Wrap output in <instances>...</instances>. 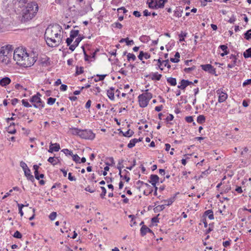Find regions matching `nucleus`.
<instances>
[{"instance_id":"41","label":"nucleus","mask_w":251,"mask_h":251,"mask_svg":"<svg viewBox=\"0 0 251 251\" xmlns=\"http://www.w3.org/2000/svg\"><path fill=\"white\" fill-rule=\"evenodd\" d=\"M133 133L132 130L129 129L124 134V135L126 137H130L133 135Z\"/></svg>"},{"instance_id":"5","label":"nucleus","mask_w":251,"mask_h":251,"mask_svg":"<svg viewBox=\"0 0 251 251\" xmlns=\"http://www.w3.org/2000/svg\"><path fill=\"white\" fill-rule=\"evenodd\" d=\"M148 90H146V92L143 93L140 95L138 98L139 105L141 107H146L150 101V100L152 98V95L151 93L148 92Z\"/></svg>"},{"instance_id":"11","label":"nucleus","mask_w":251,"mask_h":251,"mask_svg":"<svg viewBox=\"0 0 251 251\" xmlns=\"http://www.w3.org/2000/svg\"><path fill=\"white\" fill-rule=\"evenodd\" d=\"M193 84V82L188 80L182 79L180 82V85H178L177 87L182 90H184L187 86Z\"/></svg>"},{"instance_id":"51","label":"nucleus","mask_w":251,"mask_h":251,"mask_svg":"<svg viewBox=\"0 0 251 251\" xmlns=\"http://www.w3.org/2000/svg\"><path fill=\"white\" fill-rule=\"evenodd\" d=\"M162 63L164 66L167 67L168 69L171 68V65L169 64V60H166L162 61Z\"/></svg>"},{"instance_id":"60","label":"nucleus","mask_w":251,"mask_h":251,"mask_svg":"<svg viewBox=\"0 0 251 251\" xmlns=\"http://www.w3.org/2000/svg\"><path fill=\"white\" fill-rule=\"evenodd\" d=\"M106 76V75H97V76H98L99 77L98 80L99 81L103 80Z\"/></svg>"},{"instance_id":"12","label":"nucleus","mask_w":251,"mask_h":251,"mask_svg":"<svg viewBox=\"0 0 251 251\" xmlns=\"http://www.w3.org/2000/svg\"><path fill=\"white\" fill-rule=\"evenodd\" d=\"M148 76L150 77L152 80H159L162 77V75L158 74L157 72L152 73L147 76V77Z\"/></svg>"},{"instance_id":"53","label":"nucleus","mask_w":251,"mask_h":251,"mask_svg":"<svg viewBox=\"0 0 251 251\" xmlns=\"http://www.w3.org/2000/svg\"><path fill=\"white\" fill-rule=\"evenodd\" d=\"M185 121L188 123H191L193 121V118L192 116H187L185 117Z\"/></svg>"},{"instance_id":"34","label":"nucleus","mask_w":251,"mask_h":251,"mask_svg":"<svg viewBox=\"0 0 251 251\" xmlns=\"http://www.w3.org/2000/svg\"><path fill=\"white\" fill-rule=\"evenodd\" d=\"M136 58V56L134 54L130 53H128L127 54V59L128 61H130V60H132L133 61H135Z\"/></svg>"},{"instance_id":"58","label":"nucleus","mask_w":251,"mask_h":251,"mask_svg":"<svg viewBox=\"0 0 251 251\" xmlns=\"http://www.w3.org/2000/svg\"><path fill=\"white\" fill-rule=\"evenodd\" d=\"M117 12L120 13V10H123L124 13H126L127 12V10L124 7H121L117 9Z\"/></svg>"},{"instance_id":"18","label":"nucleus","mask_w":251,"mask_h":251,"mask_svg":"<svg viewBox=\"0 0 251 251\" xmlns=\"http://www.w3.org/2000/svg\"><path fill=\"white\" fill-rule=\"evenodd\" d=\"M142 140V138H140L139 139L134 138V139L131 140L130 141L129 143L127 145L128 148H133L135 145L136 143L141 141Z\"/></svg>"},{"instance_id":"46","label":"nucleus","mask_w":251,"mask_h":251,"mask_svg":"<svg viewBox=\"0 0 251 251\" xmlns=\"http://www.w3.org/2000/svg\"><path fill=\"white\" fill-rule=\"evenodd\" d=\"M20 166L22 168V169H23L24 171L29 169L28 168L26 164L23 161H21L20 162Z\"/></svg>"},{"instance_id":"48","label":"nucleus","mask_w":251,"mask_h":251,"mask_svg":"<svg viewBox=\"0 0 251 251\" xmlns=\"http://www.w3.org/2000/svg\"><path fill=\"white\" fill-rule=\"evenodd\" d=\"M13 236L15 237V238H18V239H21L22 237V234L18 231H16L14 235H13Z\"/></svg>"},{"instance_id":"27","label":"nucleus","mask_w":251,"mask_h":251,"mask_svg":"<svg viewBox=\"0 0 251 251\" xmlns=\"http://www.w3.org/2000/svg\"><path fill=\"white\" fill-rule=\"evenodd\" d=\"M167 81L172 86H175L176 84V81L175 78L169 77L167 78Z\"/></svg>"},{"instance_id":"35","label":"nucleus","mask_w":251,"mask_h":251,"mask_svg":"<svg viewBox=\"0 0 251 251\" xmlns=\"http://www.w3.org/2000/svg\"><path fill=\"white\" fill-rule=\"evenodd\" d=\"M244 57L246 58L251 57V48L247 50L243 53Z\"/></svg>"},{"instance_id":"2","label":"nucleus","mask_w":251,"mask_h":251,"mask_svg":"<svg viewBox=\"0 0 251 251\" xmlns=\"http://www.w3.org/2000/svg\"><path fill=\"white\" fill-rule=\"evenodd\" d=\"M32 53H27L25 49H17L13 53V59L17 63L24 67H30L36 61Z\"/></svg>"},{"instance_id":"26","label":"nucleus","mask_w":251,"mask_h":251,"mask_svg":"<svg viewBox=\"0 0 251 251\" xmlns=\"http://www.w3.org/2000/svg\"><path fill=\"white\" fill-rule=\"evenodd\" d=\"M79 30H72L70 32V36L71 38H73L75 39L77 36L79 35Z\"/></svg>"},{"instance_id":"40","label":"nucleus","mask_w":251,"mask_h":251,"mask_svg":"<svg viewBox=\"0 0 251 251\" xmlns=\"http://www.w3.org/2000/svg\"><path fill=\"white\" fill-rule=\"evenodd\" d=\"M56 100L55 98H49L48 99L47 103L49 105H52L54 103L55 101Z\"/></svg>"},{"instance_id":"44","label":"nucleus","mask_w":251,"mask_h":251,"mask_svg":"<svg viewBox=\"0 0 251 251\" xmlns=\"http://www.w3.org/2000/svg\"><path fill=\"white\" fill-rule=\"evenodd\" d=\"M83 72V68L82 67H77L76 68V74L79 75L80 74H82Z\"/></svg>"},{"instance_id":"55","label":"nucleus","mask_w":251,"mask_h":251,"mask_svg":"<svg viewBox=\"0 0 251 251\" xmlns=\"http://www.w3.org/2000/svg\"><path fill=\"white\" fill-rule=\"evenodd\" d=\"M85 190L90 193H94L95 192V189H92L89 186L86 187L85 188Z\"/></svg>"},{"instance_id":"63","label":"nucleus","mask_w":251,"mask_h":251,"mask_svg":"<svg viewBox=\"0 0 251 251\" xmlns=\"http://www.w3.org/2000/svg\"><path fill=\"white\" fill-rule=\"evenodd\" d=\"M67 89V86L65 84H62L60 86V90L65 91Z\"/></svg>"},{"instance_id":"15","label":"nucleus","mask_w":251,"mask_h":251,"mask_svg":"<svg viewBox=\"0 0 251 251\" xmlns=\"http://www.w3.org/2000/svg\"><path fill=\"white\" fill-rule=\"evenodd\" d=\"M229 59L231 60V63H229L227 65V67L228 68H232L235 66L237 58L235 55L231 54L229 57Z\"/></svg>"},{"instance_id":"37","label":"nucleus","mask_w":251,"mask_h":251,"mask_svg":"<svg viewBox=\"0 0 251 251\" xmlns=\"http://www.w3.org/2000/svg\"><path fill=\"white\" fill-rule=\"evenodd\" d=\"M18 206L19 208V212L20 214L21 217H22L24 215V212H23L22 208L25 206V205L23 204L18 203Z\"/></svg>"},{"instance_id":"19","label":"nucleus","mask_w":251,"mask_h":251,"mask_svg":"<svg viewBox=\"0 0 251 251\" xmlns=\"http://www.w3.org/2000/svg\"><path fill=\"white\" fill-rule=\"evenodd\" d=\"M219 48L224 51V52L221 53L222 56H224L228 53L229 51L226 45H221L219 46Z\"/></svg>"},{"instance_id":"57","label":"nucleus","mask_w":251,"mask_h":251,"mask_svg":"<svg viewBox=\"0 0 251 251\" xmlns=\"http://www.w3.org/2000/svg\"><path fill=\"white\" fill-rule=\"evenodd\" d=\"M144 52L143 51H140V53H139V55L138 56V57L140 60H143V58L144 57Z\"/></svg>"},{"instance_id":"14","label":"nucleus","mask_w":251,"mask_h":251,"mask_svg":"<svg viewBox=\"0 0 251 251\" xmlns=\"http://www.w3.org/2000/svg\"><path fill=\"white\" fill-rule=\"evenodd\" d=\"M148 232L152 233V231L146 226L143 225L140 229V233L141 236H145Z\"/></svg>"},{"instance_id":"50","label":"nucleus","mask_w":251,"mask_h":251,"mask_svg":"<svg viewBox=\"0 0 251 251\" xmlns=\"http://www.w3.org/2000/svg\"><path fill=\"white\" fill-rule=\"evenodd\" d=\"M196 67L195 66L189 67V68H186L184 69V71L185 72L187 73H190L191 71L195 70Z\"/></svg>"},{"instance_id":"13","label":"nucleus","mask_w":251,"mask_h":251,"mask_svg":"<svg viewBox=\"0 0 251 251\" xmlns=\"http://www.w3.org/2000/svg\"><path fill=\"white\" fill-rule=\"evenodd\" d=\"M150 180L149 182L151 183L153 186H155L156 183L159 181V177L156 175H151L150 176Z\"/></svg>"},{"instance_id":"17","label":"nucleus","mask_w":251,"mask_h":251,"mask_svg":"<svg viewBox=\"0 0 251 251\" xmlns=\"http://www.w3.org/2000/svg\"><path fill=\"white\" fill-rule=\"evenodd\" d=\"M114 88L111 87L107 91V95L109 99L111 100H114Z\"/></svg>"},{"instance_id":"10","label":"nucleus","mask_w":251,"mask_h":251,"mask_svg":"<svg viewBox=\"0 0 251 251\" xmlns=\"http://www.w3.org/2000/svg\"><path fill=\"white\" fill-rule=\"evenodd\" d=\"M83 39V37L81 36L80 35H79L75 40V41L73 42V43L70 45L69 47V49L72 51H74L76 47L78 46L80 42Z\"/></svg>"},{"instance_id":"9","label":"nucleus","mask_w":251,"mask_h":251,"mask_svg":"<svg viewBox=\"0 0 251 251\" xmlns=\"http://www.w3.org/2000/svg\"><path fill=\"white\" fill-rule=\"evenodd\" d=\"M216 93L219 95L218 102L220 103L225 101L227 98V94L223 92L220 89L217 90Z\"/></svg>"},{"instance_id":"59","label":"nucleus","mask_w":251,"mask_h":251,"mask_svg":"<svg viewBox=\"0 0 251 251\" xmlns=\"http://www.w3.org/2000/svg\"><path fill=\"white\" fill-rule=\"evenodd\" d=\"M15 88L17 90L24 89L23 87L20 84L17 83L15 85Z\"/></svg>"},{"instance_id":"21","label":"nucleus","mask_w":251,"mask_h":251,"mask_svg":"<svg viewBox=\"0 0 251 251\" xmlns=\"http://www.w3.org/2000/svg\"><path fill=\"white\" fill-rule=\"evenodd\" d=\"M81 129L75 127H71L70 128V131L73 135H78L79 136Z\"/></svg>"},{"instance_id":"52","label":"nucleus","mask_w":251,"mask_h":251,"mask_svg":"<svg viewBox=\"0 0 251 251\" xmlns=\"http://www.w3.org/2000/svg\"><path fill=\"white\" fill-rule=\"evenodd\" d=\"M154 61H157V63H158V68L161 70H163V68L161 67V65L162 64H163L162 63V61H161V59H158L157 60H155L154 59Z\"/></svg>"},{"instance_id":"30","label":"nucleus","mask_w":251,"mask_h":251,"mask_svg":"<svg viewBox=\"0 0 251 251\" xmlns=\"http://www.w3.org/2000/svg\"><path fill=\"white\" fill-rule=\"evenodd\" d=\"M150 40V37L147 35H142L140 37V41L143 43H147Z\"/></svg>"},{"instance_id":"25","label":"nucleus","mask_w":251,"mask_h":251,"mask_svg":"<svg viewBox=\"0 0 251 251\" xmlns=\"http://www.w3.org/2000/svg\"><path fill=\"white\" fill-rule=\"evenodd\" d=\"M7 131L8 133L11 134H15L16 132V130L14 128V124H11L8 127Z\"/></svg>"},{"instance_id":"47","label":"nucleus","mask_w":251,"mask_h":251,"mask_svg":"<svg viewBox=\"0 0 251 251\" xmlns=\"http://www.w3.org/2000/svg\"><path fill=\"white\" fill-rule=\"evenodd\" d=\"M56 215H57L56 212H52V213H51L50 214V215L49 216V218L50 220L53 221L55 219Z\"/></svg>"},{"instance_id":"6","label":"nucleus","mask_w":251,"mask_h":251,"mask_svg":"<svg viewBox=\"0 0 251 251\" xmlns=\"http://www.w3.org/2000/svg\"><path fill=\"white\" fill-rule=\"evenodd\" d=\"M41 96L40 94L37 93V94L33 96L30 100V101L32 103L33 106L40 109L43 108L45 105L44 102L42 101L40 98Z\"/></svg>"},{"instance_id":"42","label":"nucleus","mask_w":251,"mask_h":251,"mask_svg":"<svg viewBox=\"0 0 251 251\" xmlns=\"http://www.w3.org/2000/svg\"><path fill=\"white\" fill-rule=\"evenodd\" d=\"M74 39L73 38H71L70 36V37L67 38L66 42L68 46H69V47H70V45H72L71 43L73 42Z\"/></svg>"},{"instance_id":"29","label":"nucleus","mask_w":251,"mask_h":251,"mask_svg":"<svg viewBox=\"0 0 251 251\" xmlns=\"http://www.w3.org/2000/svg\"><path fill=\"white\" fill-rule=\"evenodd\" d=\"M244 38L247 40H251V29L247 30L244 34Z\"/></svg>"},{"instance_id":"49","label":"nucleus","mask_w":251,"mask_h":251,"mask_svg":"<svg viewBox=\"0 0 251 251\" xmlns=\"http://www.w3.org/2000/svg\"><path fill=\"white\" fill-rule=\"evenodd\" d=\"M179 41L182 42L184 41V37L186 36V33L181 32V34L179 35Z\"/></svg>"},{"instance_id":"56","label":"nucleus","mask_w":251,"mask_h":251,"mask_svg":"<svg viewBox=\"0 0 251 251\" xmlns=\"http://www.w3.org/2000/svg\"><path fill=\"white\" fill-rule=\"evenodd\" d=\"M68 179L71 181L75 180L76 178L75 176H72V173H69L68 174Z\"/></svg>"},{"instance_id":"7","label":"nucleus","mask_w":251,"mask_h":251,"mask_svg":"<svg viewBox=\"0 0 251 251\" xmlns=\"http://www.w3.org/2000/svg\"><path fill=\"white\" fill-rule=\"evenodd\" d=\"M80 132L79 137L82 139L93 140L95 137V134L91 130L81 129Z\"/></svg>"},{"instance_id":"4","label":"nucleus","mask_w":251,"mask_h":251,"mask_svg":"<svg viewBox=\"0 0 251 251\" xmlns=\"http://www.w3.org/2000/svg\"><path fill=\"white\" fill-rule=\"evenodd\" d=\"M13 50L12 46L10 45L1 47L0 49V62L5 65L8 64L10 62Z\"/></svg>"},{"instance_id":"38","label":"nucleus","mask_w":251,"mask_h":251,"mask_svg":"<svg viewBox=\"0 0 251 251\" xmlns=\"http://www.w3.org/2000/svg\"><path fill=\"white\" fill-rule=\"evenodd\" d=\"M100 189H101L102 190V192L100 194V197L102 198V199H104V197L105 196V194L106 193V190L105 189V188L104 187H103V186H101L100 187Z\"/></svg>"},{"instance_id":"23","label":"nucleus","mask_w":251,"mask_h":251,"mask_svg":"<svg viewBox=\"0 0 251 251\" xmlns=\"http://www.w3.org/2000/svg\"><path fill=\"white\" fill-rule=\"evenodd\" d=\"M175 197H171L168 200H164L162 201L164 202L165 205H171L173 202L175 201Z\"/></svg>"},{"instance_id":"31","label":"nucleus","mask_w":251,"mask_h":251,"mask_svg":"<svg viewBox=\"0 0 251 251\" xmlns=\"http://www.w3.org/2000/svg\"><path fill=\"white\" fill-rule=\"evenodd\" d=\"M204 214L208 216V217L210 220H213L214 219V215L211 210H208L204 212Z\"/></svg>"},{"instance_id":"20","label":"nucleus","mask_w":251,"mask_h":251,"mask_svg":"<svg viewBox=\"0 0 251 251\" xmlns=\"http://www.w3.org/2000/svg\"><path fill=\"white\" fill-rule=\"evenodd\" d=\"M148 3L149 7L151 8H156L157 0H148Z\"/></svg>"},{"instance_id":"54","label":"nucleus","mask_w":251,"mask_h":251,"mask_svg":"<svg viewBox=\"0 0 251 251\" xmlns=\"http://www.w3.org/2000/svg\"><path fill=\"white\" fill-rule=\"evenodd\" d=\"M248 85H251V79H248L245 80L243 83V86H245Z\"/></svg>"},{"instance_id":"1","label":"nucleus","mask_w":251,"mask_h":251,"mask_svg":"<svg viewBox=\"0 0 251 251\" xmlns=\"http://www.w3.org/2000/svg\"><path fill=\"white\" fill-rule=\"evenodd\" d=\"M63 31L58 24L50 25L46 29L45 38L47 45L50 47H56L62 43Z\"/></svg>"},{"instance_id":"33","label":"nucleus","mask_w":251,"mask_h":251,"mask_svg":"<svg viewBox=\"0 0 251 251\" xmlns=\"http://www.w3.org/2000/svg\"><path fill=\"white\" fill-rule=\"evenodd\" d=\"M57 158H54V157H50L48 159V161L52 165H55L57 164L58 161Z\"/></svg>"},{"instance_id":"43","label":"nucleus","mask_w":251,"mask_h":251,"mask_svg":"<svg viewBox=\"0 0 251 251\" xmlns=\"http://www.w3.org/2000/svg\"><path fill=\"white\" fill-rule=\"evenodd\" d=\"M61 151L63 152L66 155H69L72 156L73 155L72 151L69 150L68 149H63Z\"/></svg>"},{"instance_id":"64","label":"nucleus","mask_w":251,"mask_h":251,"mask_svg":"<svg viewBox=\"0 0 251 251\" xmlns=\"http://www.w3.org/2000/svg\"><path fill=\"white\" fill-rule=\"evenodd\" d=\"M24 171L25 175V176L26 177H27V176H28V175H30L31 174L30 170L29 169L25 170Z\"/></svg>"},{"instance_id":"22","label":"nucleus","mask_w":251,"mask_h":251,"mask_svg":"<svg viewBox=\"0 0 251 251\" xmlns=\"http://www.w3.org/2000/svg\"><path fill=\"white\" fill-rule=\"evenodd\" d=\"M129 173L126 170H124L123 171V178L125 179L126 182H128L130 180V177L129 176Z\"/></svg>"},{"instance_id":"8","label":"nucleus","mask_w":251,"mask_h":251,"mask_svg":"<svg viewBox=\"0 0 251 251\" xmlns=\"http://www.w3.org/2000/svg\"><path fill=\"white\" fill-rule=\"evenodd\" d=\"M201 67L204 71L216 75L215 69L211 64L201 65Z\"/></svg>"},{"instance_id":"61","label":"nucleus","mask_w":251,"mask_h":251,"mask_svg":"<svg viewBox=\"0 0 251 251\" xmlns=\"http://www.w3.org/2000/svg\"><path fill=\"white\" fill-rule=\"evenodd\" d=\"M114 25H115V26L116 27L119 28V29L122 28L123 27L122 25L121 24H120V23L116 22V23H115L114 24Z\"/></svg>"},{"instance_id":"45","label":"nucleus","mask_w":251,"mask_h":251,"mask_svg":"<svg viewBox=\"0 0 251 251\" xmlns=\"http://www.w3.org/2000/svg\"><path fill=\"white\" fill-rule=\"evenodd\" d=\"M23 105L26 107H30L31 105L26 100H22Z\"/></svg>"},{"instance_id":"36","label":"nucleus","mask_w":251,"mask_h":251,"mask_svg":"<svg viewBox=\"0 0 251 251\" xmlns=\"http://www.w3.org/2000/svg\"><path fill=\"white\" fill-rule=\"evenodd\" d=\"M164 4V1H163V0H159L158 1H157L156 8H163Z\"/></svg>"},{"instance_id":"3","label":"nucleus","mask_w":251,"mask_h":251,"mask_svg":"<svg viewBox=\"0 0 251 251\" xmlns=\"http://www.w3.org/2000/svg\"><path fill=\"white\" fill-rule=\"evenodd\" d=\"M39 6L36 1H29L27 3L23 10L22 21L25 22L32 20L37 15Z\"/></svg>"},{"instance_id":"32","label":"nucleus","mask_w":251,"mask_h":251,"mask_svg":"<svg viewBox=\"0 0 251 251\" xmlns=\"http://www.w3.org/2000/svg\"><path fill=\"white\" fill-rule=\"evenodd\" d=\"M52 146V148L54 151H58L60 149V145L58 143L53 144L51 142L50 143Z\"/></svg>"},{"instance_id":"28","label":"nucleus","mask_w":251,"mask_h":251,"mask_svg":"<svg viewBox=\"0 0 251 251\" xmlns=\"http://www.w3.org/2000/svg\"><path fill=\"white\" fill-rule=\"evenodd\" d=\"M205 121V117L203 115H201L197 117V122L198 123L201 124L204 123Z\"/></svg>"},{"instance_id":"62","label":"nucleus","mask_w":251,"mask_h":251,"mask_svg":"<svg viewBox=\"0 0 251 251\" xmlns=\"http://www.w3.org/2000/svg\"><path fill=\"white\" fill-rule=\"evenodd\" d=\"M18 101H19L18 99H17L16 98H14L11 100V103L13 105H15L18 102Z\"/></svg>"},{"instance_id":"16","label":"nucleus","mask_w":251,"mask_h":251,"mask_svg":"<svg viewBox=\"0 0 251 251\" xmlns=\"http://www.w3.org/2000/svg\"><path fill=\"white\" fill-rule=\"evenodd\" d=\"M11 82V79L8 77H5L0 80V85L4 87L9 84Z\"/></svg>"},{"instance_id":"24","label":"nucleus","mask_w":251,"mask_h":251,"mask_svg":"<svg viewBox=\"0 0 251 251\" xmlns=\"http://www.w3.org/2000/svg\"><path fill=\"white\" fill-rule=\"evenodd\" d=\"M120 43H123L124 42H126V44L127 46L131 45L134 44V41L131 40H129L128 38H122L120 40Z\"/></svg>"},{"instance_id":"39","label":"nucleus","mask_w":251,"mask_h":251,"mask_svg":"<svg viewBox=\"0 0 251 251\" xmlns=\"http://www.w3.org/2000/svg\"><path fill=\"white\" fill-rule=\"evenodd\" d=\"M72 156L73 157V160L74 161H75L76 163H80V158L78 156V155H77V154L74 155L73 154Z\"/></svg>"}]
</instances>
